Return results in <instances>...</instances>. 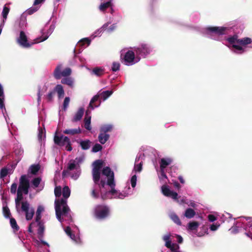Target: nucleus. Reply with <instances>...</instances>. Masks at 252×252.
<instances>
[{
    "label": "nucleus",
    "instance_id": "nucleus-25",
    "mask_svg": "<svg viewBox=\"0 0 252 252\" xmlns=\"http://www.w3.org/2000/svg\"><path fill=\"white\" fill-rule=\"evenodd\" d=\"M40 166L39 164H32L30 166L29 170L32 174L36 175L40 170Z\"/></svg>",
    "mask_w": 252,
    "mask_h": 252
},
{
    "label": "nucleus",
    "instance_id": "nucleus-15",
    "mask_svg": "<svg viewBox=\"0 0 252 252\" xmlns=\"http://www.w3.org/2000/svg\"><path fill=\"white\" fill-rule=\"evenodd\" d=\"M113 0H102L103 1L99 6V9L101 11H105L106 9L112 6V1Z\"/></svg>",
    "mask_w": 252,
    "mask_h": 252
},
{
    "label": "nucleus",
    "instance_id": "nucleus-32",
    "mask_svg": "<svg viewBox=\"0 0 252 252\" xmlns=\"http://www.w3.org/2000/svg\"><path fill=\"white\" fill-rule=\"evenodd\" d=\"M10 223L11 227L14 231H18L19 230L20 228L14 218H10Z\"/></svg>",
    "mask_w": 252,
    "mask_h": 252
},
{
    "label": "nucleus",
    "instance_id": "nucleus-6",
    "mask_svg": "<svg viewBox=\"0 0 252 252\" xmlns=\"http://www.w3.org/2000/svg\"><path fill=\"white\" fill-rule=\"evenodd\" d=\"M113 94L112 91H105L103 92L99 91L95 95L90 101V106L92 107V103L95 101L98 100V99L100 98L103 101L105 100Z\"/></svg>",
    "mask_w": 252,
    "mask_h": 252
},
{
    "label": "nucleus",
    "instance_id": "nucleus-56",
    "mask_svg": "<svg viewBox=\"0 0 252 252\" xmlns=\"http://www.w3.org/2000/svg\"><path fill=\"white\" fill-rule=\"evenodd\" d=\"M4 96H0V109L3 110V109L5 110V107L4 103Z\"/></svg>",
    "mask_w": 252,
    "mask_h": 252
},
{
    "label": "nucleus",
    "instance_id": "nucleus-46",
    "mask_svg": "<svg viewBox=\"0 0 252 252\" xmlns=\"http://www.w3.org/2000/svg\"><path fill=\"white\" fill-rule=\"evenodd\" d=\"M70 102V98L69 97H65L63 103V109L64 111H65L67 109V108L68 106L69 103Z\"/></svg>",
    "mask_w": 252,
    "mask_h": 252
},
{
    "label": "nucleus",
    "instance_id": "nucleus-5",
    "mask_svg": "<svg viewBox=\"0 0 252 252\" xmlns=\"http://www.w3.org/2000/svg\"><path fill=\"white\" fill-rule=\"evenodd\" d=\"M21 210L25 212L27 220H29L32 219L34 210L32 208H30V204L28 201L21 202Z\"/></svg>",
    "mask_w": 252,
    "mask_h": 252
},
{
    "label": "nucleus",
    "instance_id": "nucleus-11",
    "mask_svg": "<svg viewBox=\"0 0 252 252\" xmlns=\"http://www.w3.org/2000/svg\"><path fill=\"white\" fill-rule=\"evenodd\" d=\"M135 58V54L134 52L131 50H128L126 52L125 57L124 60L126 63V64L127 63H131L132 64Z\"/></svg>",
    "mask_w": 252,
    "mask_h": 252
},
{
    "label": "nucleus",
    "instance_id": "nucleus-47",
    "mask_svg": "<svg viewBox=\"0 0 252 252\" xmlns=\"http://www.w3.org/2000/svg\"><path fill=\"white\" fill-rule=\"evenodd\" d=\"M9 8L8 7L4 6L3 8V10L2 12V15L4 19H6L7 18V16L9 12Z\"/></svg>",
    "mask_w": 252,
    "mask_h": 252
},
{
    "label": "nucleus",
    "instance_id": "nucleus-64",
    "mask_svg": "<svg viewBox=\"0 0 252 252\" xmlns=\"http://www.w3.org/2000/svg\"><path fill=\"white\" fill-rule=\"evenodd\" d=\"M45 0H35L33 5L36 6V5L43 2Z\"/></svg>",
    "mask_w": 252,
    "mask_h": 252
},
{
    "label": "nucleus",
    "instance_id": "nucleus-52",
    "mask_svg": "<svg viewBox=\"0 0 252 252\" xmlns=\"http://www.w3.org/2000/svg\"><path fill=\"white\" fill-rule=\"evenodd\" d=\"M120 64L117 62H114L112 64V70L116 72L120 69Z\"/></svg>",
    "mask_w": 252,
    "mask_h": 252
},
{
    "label": "nucleus",
    "instance_id": "nucleus-42",
    "mask_svg": "<svg viewBox=\"0 0 252 252\" xmlns=\"http://www.w3.org/2000/svg\"><path fill=\"white\" fill-rule=\"evenodd\" d=\"M41 181V179L40 177H36L32 180V183L35 188H37L39 186Z\"/></svg>",
    "mask_w": 252,
    "mask_h": 252
},
{
    "label": "nucleus",
    "instance_id": "nucleus-17",
    "mask_svg": "<svg viewBox=\"0 0 252 252\" xmlns=\"http://www.w3.org/2000/svg\"><path fill=\"white\" fill-rule=\"evenodd\" d=\"M84 109L83 108H80L77 112L75 114L73 118L72 119V122H77L80 121L84 115Z\"/></svg>",
    "mask_w": 252,
    "mask_h": 252
},
{
    "label": "nucleus",
    "instance_id": "nucleus-22",
    "mask_svg": "<svg viewBox=\"0 0 252 252\" xmlns=\"http://www.w3.org/2000/svg\"><path fill=\"white\" fill-rule=\"evenodd\" d=\"M93 165V170L100 171L103 166V161L100 159L96 160L94 162Z\"/></svg>",
    "mask_w": 252,
    "mask_h": 252
},
{
    "label": "nucleus",
    "instance_id": "nucleus-29",
    "mask_svg": "<svg viewBox=\"0 0 252 252\" xmlns=\"http://www.w3.org/2000/svg\"><path fill=\"white\" fill-rule=\"evenodd\" d=\"M199 223L197 221H191L188 223V229L189 230L193 231L197 230L199 226Z\"/></svg>",
    "mask_w": 252,
    "mask_h": 252
},
{
    "label": "nucleus",
    "instance_id": "nucleus-2",
    "mask_svg": "<svg viewBox=\"0 0 252 252\" xmlns=\"http://www.w3.org/2000/svg\"><path fill=\"white\" fill-rule=\"evenodd\" d=\"M109 213V208L105 205H98L95 206L94 210L95 217L99 220L106 218L108 216Z\"/></svg>",
    "mask_w": 252,
    "mask_h": 252
},
{
    "label": "nucleus",
    "instance_id": "nucleus-39",
    "mask_svg": "<svg viewBox=\"0 0 252 252\" xmlns=\"http://www.w3.org/2000/svg\"><path fill=\"white\" fill-rule=\"evenodd\" d=\"M3 213L6 218H10L11 216V213L9 209L7 206L3 207L2 208Z\"/></svg>",
    "mask_w": 252,
    "mask_h": 252
},
{
    "label": "nucleus",
    "instance_id": "nucleus-4",
    "mask_svg": "<svg viewBox=\"0 0 252 252\" xmlns=\"http://www.w3.org/2000/svg\"><path fill=\"white\" fill-rule=\"evenodd\" d=\"M137 56H140L143 58L150 54L151 51L150 47L146 44H142L134 49Z\"/></svg>",
    "mask_w": 252,
    "mask_h": 252
},
{
    "label": "nucleus",
    "instance_id": "nucleus-62",
    "mask_svg": "<svg viewBox=\"0 0 252 252\" xmlns=\"http://www.w3.org/2000/svg\"><path fill=\"white\" fill-rule=\"evenodd\" d=\"M220 226V225H217L216 224H212L211 226H210V229L212 230V231H215L216 230L219 226Z\"/></svg>",
    "mask_w": 252,
    "mask_h": 252
},
{
    "label": "nucleus",
    "instance_id": "nucleus-1",
    "mask_svg": "<svg viewBox=\"0 0 252 252\" xmlns=\"http://www.w3.org/2000/svg\"><path fill=\"white\" fill-rule=\"evenodd\" d=\"M63 196L64 198L56 199L55 201V208L57 219L62 222L63 219L62 216L68 217L70 209L67 204L66 199L70 195V190L68 186H65L63 189Z\"/></svg>",
    "mask_w": 252,
    "mask_h": 252
},
{
    "label": "nucleus",
    "instance_id": "nucleus-3",
    "mask_svg": "<svg viewBox=\"0 0 252 252\" xmlns=\"http://www.w3.org/2000/svg\"><path fill=\"white\" fill-rule=\"evenodd\" d=\"M30 187V181L26 175H22L19 179V185L17 190L28 194Z\"/></svg>",
    "mask_w": 252,
    "mask_h": 252
},
{
    "label": "nucleus",
    "instance_id": "nucleus-28",
    "mask_svg": "<svg viewBox=\"0 0 252 252\" xmlns=\"http://www.w3.org/2000/svg\"><path fill=\"white\" fill-rule=\"evenodd\" d=\"M238 41L239 44L242 46H245L251 44L252 42V40L250 37H244L241 39H239Z\"/></svg>",
    "mask_w": 252,
    "mask_h": 252
},
{
    "label": "nucleus",
    "instance_id": "nucleus-41",
    "mask_svg": "<svg viewBox=\"0 0 252 252\" xmlns=\"http://www.w3.org/2000/svg\"><path fill=\"white\" fill-rule=\"evenodd\" d=\"M91 43V40L88 38H84L78 42V45L79 46H84L85 44H87V46L89 45Z\"/></svg>",
    "mask_w": 252,
    "mask_h": 252
},
{
    "label": "nucleus",
    "instance_id": "nucleus-60",
    "mask_svg": "<svg viewBox=\"0 0 252 252\" xmlns=\"http://www.w3.org/2000/svg\"><path fill=\"white\" fill-rule=\"evenodd\" d=\"M172 184L174 186V187L178 189H180L181 188V186L180 184L176 181L172 180Z\"/></svg>",
    "mask_w": 252,
    "mask_h": 252
},
{
    "label": "nucleus",
    "instance_id": "nucleus-31",
    "mask_svg": "<svg viewBox=\"0 0 252 252\" xmlns=\"http://www.w3.org/2000/svg\"><path fill=\"white\" fill-rule=\"evenodd\" d=\"M165 246L168 249L170 250V251H174V249L176 247L177 249H180L179 246L176 243H171V241H167L165 242Z\"/></svg>",
    "mask_w": 252,
    "mask_h": 252
},
{
    "label": "nucleus",
    "instance_id": "nucleus-36",
    "mask_svg": "<svg viewBox=\"0 0 252 252\" xmlns=\"http://www.w3.org/2000/svg\"><path fill=\"white\" fill-rule=\"evenodd\" d=\"M43 211V208L41 206H39L37 208V210L36 212V217H35V221L38 222L39 221H42L41 220V212Z\"/></svg>",
    "mask_w": 252,
    "mask_h": 252
},
{
    "label": "nucleus",
    "instance_id": "nucleus-43",
    "mask_svg": "<svg viewBox=\"0 0 252 252\" xmlns=\"http://www.w3.org/2000/svg\"><path fill=\"white\" fill-rule=\"evenodd\" d=\"M64 141H66V143H67V145L66 146V150L68 151H71L72 150L71 142L70 139L67 137H64Z\"/></svg>",
    "mask_w": 252,
    "mask_h": 252
},
{
    "label": "nucleus",
    "instance_id": "nucleus-21",
    "mask_svg": "<svg viewBox=\"0 0 252 252\" xmlns=\"http://www.w3.org/2000/svg\"><path fill=\"white\" fill-rule=\"evenodd\" d=\"M63 132L65 134L74 135L75 134L80 133L81 132V130L80 127L75 129H66L63 130Z\"/></svg>",
    "mask_w": 252,
    "mask_h": 252
},
{
    "label": "nucleus",
    "instance_id": "nucleus-20",
    "mask_svg": "<svg viewBox=\"0 0 252 252\" xmlns=\"http://www.w3.org/2000/svg\"><path fill=\"white\" fill-rule=\"evenodd\" d=\"M53 91H55V93H57L59 98L63 97L64 95V91L61 85H57L54 88Z\"/></svg>",
    "mask_w": 252,
    "mask_h": 252
},
{
    "label": "nucleus",
    "instance_id": "nucleus-61",
    "mask_svg": "<svg viewBox=\"0 0 252 252\" xmlns=\"http://www.w3.org/2000/svg\"><path fill=\"white\" fill-rule=\"evenodd\" d=\"M208 218L209 220L211 222H213L217 220V218L213 215H209Z\"/></svg>",
    "mask_w": 252,
    "mask_h": 252
},
{
    "label": "nucleus",
    "instance_id": "nucleus-63",
    "mask_svg": "<svg viewBox=\"0 0 252 252\" xmlns=\"http://www.w3.org/2000/svg\"><path fill=\"white\" fill-rule=\"evenodd\" d=\"M92 195L94 198H97L99 197V195L95 192V189H93L92 191Z\"/></svg>",
    "mask_w": 252,
    "mask_h": 252
},
{
    "label": "nucleus",
    "instance_id": "nucleus-44",
    "mask_svg": "<svg viewBox=\"0 0 252 252\" xmlns=\"http://www.w3.org/2000/svg\"><path fill=\"white\" fill-rule=\"evenodd\" d=\"M55 195L56 197H59L62 195V188L60 186L56 187L54 189Z\"/></svg>",
    "mask_w": 252,
    "mask_h": 252
},
{
    "label": "nucleus",
    "instance_id": "nucleus-18",
    "mask_svg": "<svg viewBox=\"0 0 252 252\" xmlns=\"http://www.w3.org/2000/svg\"><path fill=\"white\" fill-rule=\"evenodd\" d=\"M100 171L92 170L93 179L95 184H98L100 179Z\"/></svg>",
    "mask_w": 252,
    "mask_h": 252
},
{
    "label": "nucleus",
    "instance_id": "nucleus-10",
    "mask_svg": "<svg viewBox=\"0 0 252 252\" xmlns=\"http://www.w3.org/2000/svg\"><path fill=\"white\" fill-rule=\"evenodd\" d=\"M77 158L75 160H71L68 163L67 167L66 170H64L62 172L63 177H64L66 174H69V171H72L76 168V166L77 164V162L76 161L77 160Z\"/></svg>",
    "mask_w": 252,
    "mask_h": 252
},
{
    "label": "nucleus",
    "instance_id": "nucleus-7",
    "mask_svg": "<svg viewBox=\"0 0 252 252\" xmlns=\"http://www.w3.org/2000/svg\"><path fill=\"white\" fill-rule=\"evenodd\" d=\"M17 42L20 45L25 48H29L31 46V44L28 42L27 37L23 31L20 32Z\"/></svg>",
    "mask_w": 252,
    "mask_h": 252
},
{
    "label": "nucleus",
    "instance_id": "nucleus-48",
    "mask_svg": "<svg viewBox=\"0 0 252 252\" xmlns=\"http://www.w3.org/2000/svg\"><path fill=\"white\" fill-rule=\"evenodd\" d=\"M48 38V35L47 34L44 35V34H43L41 36L35 39V43H39L40 42L44 41L46 40Z\"/></svg>",
    "mask_w": 252,
    "mask_h": 252
},
{
    "label": "nucleus",
    "instance_id": "nucleus-58",
    "mask_svg": "<svg viewBox=\"0 0 252 252\" xmlns=\"http://www.w3.org/2000/svg\"><path fill=\"white\" fill-rule=\"evenodd\" d=\"M142 169V162H141L140 163L135 165L134 166V170L137 172H140Z\"/></svg>",
    "mask_w": 252,
    "mask_h": 252
},
{
    "label": "nucleus",
    "instance_id": "nucleus-37",
    "mask_svg": "<svg viewBox=\"0 0 252 252\" xmlns=\"http://www.w3.org/2000/svg\"><path fill=\"white\" fill-rule=\"evenodd\" d=\"M62 83L66 84L70 87H73V82L72 80L69 77H65L62 80Z\"/></svg>",
    "mask_w": 252,
    "mask_h": 252
},
{
    "label": "nucleus",
    "instance_id": "nucleus-59",
    "mask_svg": "<svg viewBox=\"0 0 252 252\" xmlns=\"http://www.w3.org/2000/svg\"><path fill=\"white\" fill-rule=\"evenodd\" d=\"M15 201L16 210L18 212H20L19 207H20V204H21V201L15 199Z\"/></svg>",
    "mask_w": 252,
    "mask_h": 252
},
{
    "label": "nucleus",
    "instance_id": "nucleus-50",
    "mask_svg": "<svg viewBox=\"0 0 252 252\" xmlns=\"http://www.w3.org/2000/svg\"><path fill=\"white\" fill-rule=\"evenodd\" d=\"M55 95V91H52L50 92L46 96V99L48 102H52L54 95Z\"/></svg>",
    "mask_w": 252,
    "mask_h": 252
},
{
    "label": "nucleus",
    "instance_id": "nucleus-16",
    "mask_svg": "<svg viewBox=\"0 0 252 252\" xmlns=\"http://www.w3.org/2000/svg\"><path fill=\"white\" fill-rule=\"evenodd\" d=\"M37 225L38 226L37 230L38 238L40 240H41V239H43V238L45 230L44 222L42 221H39L37 222Z\"/></svg>",
    "mask_w": 252,
    "mask_h": 252
},
{
    "label": "nucleus",
    "instance_id": "nucleus-8",
    "mask_svg": "<svg viewBox=\"0 0 252 252\" xmlns=\"http://www.w3.org/2000/svg\"><path fill=\"white\" fill-rule=\"evenodd\" d=\"M238 36L237 35H234L233 36H232L231 37H229L227 38V41L228 42L231 44H232V47L235 48V49L241 51L240 53H242L244 52V50L243 48L239 45L235 44V43L238 44Z\"/></svg>",
    "mask_w": 252,
    "mask_h": 252
},
{
    "label": "nucleus",
    "instance_id": "nucleus-30",
    "mask_svg": "<svg viewBox=\"0 0 252 252\" xmlns=\"http://www.w3.org/2000/svg\"><path fill=\"white\" fill-rule=\"evenodd\" d=\"M91 116H85L84 118V126L85 128L88 130H90L92 129L91 126Z\"/></svg>",
    "mask_w": 252,
    "mask_h": 252
},
{
    "label": "nucleus",
    "instance_id": "nucleus-23",
    "mask_svg": "<svg viewBox=\"0 0 252 252\" xmlns=\"http://www.w3.org/2000/svg\"><path fill=\"white\" fill-rule=\"evenodd\" d=\"M195 215V212L191 208H188L185 211L184 216L188 219H191Z\"/></svg>",
    "mask_w": 252,
    "mask_h": 252
},
{
    "label": "nucleus",
    "instance_id": "nucleus-35",
    "mask_svg": "<svg viewBox=\"0 0 252 252\" xmlns=\"http://www.w3.org/2000/svg\"><path fill=\"white\" fill-rule=\"evenodd\" d=\"M107 184L110 187H115V183L114 182V173H112V175L108 177Z\"/></svg>",
    "mask_w": 252,
    "mask_h": 252
},
{
    "label": "nucleus",
    "instance_id": "nucleus-24",
    "mask_svg": "<svg viewBox=\"0 0 252 252\" xmlns=\"http://www.w3.org/2000/svg\"><path fill=\"white\" fill-rule=\"evenodd\" d=\"M61 68L62 65H58L54 71V77L57 79H60L62 76Z\"/></svg>",
    "mask_w": 252,
    "mask_h": 252
},
{
    "label": "nucleus",
    "instance_id": "nucleus-27",
    "mask_svg": "<svg viewBox=\"0 0 252 252\" xmlns=\"http://www.w3.org/2000/svg\"><path fill=\"white\" fill-rule=\"evenodd\" d=\"M92 72L97 76H101L104 73V69L101 67H95L93 68Z\"/></svg>",
    "mask_w": 252,
    "mask_h": 252
},
{
    "label": "nucleus",
    "instance_id": "nucleus-57",
    "mask_svg": "<svg viewBox=\"0 0 252 252\" xmlns=\"http://www.w3.org/2000/svg\"><path fill=\"white\" fill-rule=\"evenodd\" d=\"M23 194H24L23 192L17 190V197L15 199L19 200L20 201H22L23 199Z\"/></svg>",
    "mask_w": 252,
    "mask_h": 252
},
{
    "label": "nucleus",
    "instance_id": "nucleus-33",
    "mask_svg": "<svg viewBox=\"0 0 252 252\" xmlns=\"http://www.w3.org/2000/svg\"><path fill=\"white\" fill-rule=\"evenodd\" d=\"M171 219L178 225H181V221L178 216L175 213H172L170 215Z\"/></svg>",
    "mask_w": 252,
    "mask_h": 252
},
{
    "label": "nucleus",
    "instance_id": "nucleus-19",
    "mask_svg": "<svg viewBox=\"0 0 252 252\" xmlns=\"http://www.w3.org/2000/svg\"><path fill=\"white\" fill-rule=\"evenodd\" d=\"M110 137L109 134L107 133H103L101 132H100V133L98 135V139L99 142L102 144H104L107 140L109 139Z\"/></svg>",
    "mask_w": 252,
    "mask_h": 252
},
{
    "label": "nucleus",
    "instance_id": "nucleus-13",
    "mask_svg": "<svg viewBox=\"0 0 252 252\" xmlns=\"http://www.w3.org/2000/svg\"><path fill=\"white\" fill-rule=\"evenodd\" d=\"M64 137L63 135L58 136L57 135V131L56 132L54 137V141L55 144L59 146H63L66 143V141H64Z\"/></svg>",
    "mask_w": 252,
    "mask_h": 252
},
{
    "label": "nucleus",
    "instance_id": "nucleus-53",
    "mask_svg": "<svg viewBox=\"0 0 252 252\" xmlns=\"http://www.w3.org/2000/svg\"><path fill=\"white\" fill-rule=\"evenodd\" d=\"M38 7L37 6H35V7H31L30 8L28 9V10L27 11V12L29 15H32L33 13H34V12H35L36 11H37L38 10Z\"/></svg>",
    "mask_w": 252,
    "mask_h": 252
},
{
    "label": "nucleus",
    "instance_id": "nucleus-12",
    "mask_svg": "<svg viewBox=\"0 0 252 252\" xmlns=\"http://www.w3.org/2000/svg\"><path fill=\"white\" fill-rule=\"evenodd\" d=\"M208 31L214 32L218 35H223L226 30V28L220 27H210L207 28Z\"/></svg>",
    "mask_w": 252,
    "mask_h": 252
},
{
    "label": "nucleus",
    "instance_id": "nucleus-14",
    "mask_svg": "<svg viewBox=\"0 0 252 252\" xmlns=\"http://www.w3.org/2000/svg\"><path fill=\"white\" fill-rule=\"evenodd\" d=\"M173 161L171 158H162L159 162L160 169H165Z\"/></svg>",
    "mask_w": 252,
    "mask_h": 252
},
{
    "label": "nucleus",
    "instance_id": "nucleus-54",
    "mask_svg": "<svg viewBox=\"0 0 252 252\" xmlns=\"http://www.w3.org/2000/svg\"><path fill=\"white\" fill-rule=\"evenodd\" d=\"M17 188V184L16 183H13L10 188V192L12 194H15Z\"/></svg>",
    "mask_w": 252,
    "mask_h": 252
},
{
    "label": "nucleus",
    "instance_id": "nucleus-9",
    "mask_svg": "<svg viewBox=\"0 0 252 252\" xmlns=\"http://www.w3.org/2000/svg\"><path fill=\"white\" fill-rule=\"evenodd\" d=\"M161 190L162 193L165 196L171 197L173 199H177L178 193L176 192L171 191L167 186H162L161 187Z\"/></svg>",
    "mask_w": 252,
    "mask_h": 252
},
{
    "label": "nucleus",
    "instance_id": "nucleus-26",
    "mask_svg": "<svg viewBox=\"0 0 252 252\" xmlns=\"http://www.w3.org/2000/svg\"><path fill=\"white\" fill-rule=\"evenodd\" d=\"M91 141L89 140H83L80 142V145L83 150H88L91 147Z\"/></svg>",
    "mask_w": 252,
    "mask_h": 252
},
{
    "label": "nucleus",
    "instance_id": "nucleus-51",
    "mask_svg": "<svg viewBox=\"0 0 252 252\" xmlns=\"http://www.w3.org/2000/svg\"><path fill=\"white\" fill-rule=\"evenodd\" d=\"M102 147L99 144H95L92 148V152L96 153L102 150Z\"/></svg>",
    "mask_w": 252,
    "mask_h": 252
},
{
    "label": "nucleus",
    "instance_id": "nucleus-38",
    "mask_svg": "<svg viewBox=\"0 0 252 252\" xmlns=\"http://www.w3.org/2000/svg\"><path fill=\"white\" fill-rule=\"evenodd\" d=\"M112 173L114 172L111 170L109 167H104L102 171V174L105 175L107 177H110V176L112 175Z\"/></svg>",
    "mask_w": 252,
    "mask_h": 252
},
{
    "label": "nucleus",
    "instance_id": "nucleus-45",
    "mask_svg": "<svg viewBox=\"0 0 252 252\" xmlns=\"http://www.w3.org/2000/svg\"><path fill=\"white\" fill-rule=\"evenodd\" d=\"M101 104L100 98L98 99V100L94 101L92 105V107L90 106V103H89V107L92 109H94L95 107H98Z\"/></svg>",
    "mask_w": 252,
    "mask_h": 252
},
{
    "label": "nucleus",
    "instance_id": "nucleus-40",
    "mask_svg": "<svg viewBox=\"0 0 252 252\" xmlns=\"http://www.w3.org/2000/svg\"><path fill=\"white\" fill-rule=\"evenodd\" d=\"M8 169L6 167L2 168L0 171V178L3 179L8 173Z\"/></svg>",
    "mask_w": 252,
    "mask_h": 252
},
{
    "label": "nucleus",
    "instance_id": "nucleus-34",
    "mask_svg": "<svg viewBox=\"0 0 252 252\" xmlns=\"http://www.w3.org/2000/svg\"><path fill=\"white\" fill-rule=\"evenodd\" d=\"M112 129V126L111 125H104L100 128V132L107 133L110 132Z\"/></svg>",
    "mask_w": 252,
    "mask_h": 252
},
{
    "label": "nucleus",
    "instance_id": "nucleus-55",
    "mask_svg": "<svg viewBox=\"0 0 252 252\" xmlns=\"http://www.w3.org/2000/svg\"><path fill=\"white\" fill-rule=\"evenodd\" d=\"M136 181H137L136 175H134L133 176H132L131 180H130L131 185V187L132 188H134L136 186Z\"/></svg>",
    "mask_w": 252,
    "mask_h": 252
},
{
    "label": "nucleus",
    "instance_id": "nucleus-49",
    "mask_svg": "<svg viewBox=\"0 0 252 252\" xmlns=\"http://www.w3.org/2000/svg\"><path fill=\"white\" fill-rule=\"evenodd\" d=\"M71 70L70 68H65L63 71H62V76L67 77L71 74Z\"/></svg>",
    "mask_w": 252,
    "mask_h": 252
}]
</instances>
